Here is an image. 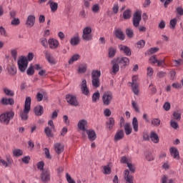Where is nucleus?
<instances>
[{
	"label": "nucleus",
	"mask_w": 183,
	"mask_h": 183,
	"mask_svg": "<svg viewBox=\"0 0 183 183\" xmlns=\"http://www.w3.org/2000/svg\"><path fill=\"white\" fill-rule=\"evenodd\" d=\"M24 154V152L21 149H15L13 151L14 157H21Z\"/></svg>",
	"instance_id": "nucleus-39"
},
{
	"label": "nucleus",
	"mask_w": 183,
	"mask_h": 183,
	"mask_svg": "<svg viewBox=\"0 0 183 183\" xmlns=\"http://www.w3.org/2000/svg\"><path fill=\"white\" fill-rule=\"evenodd\" d=\"M132 88L135 95H139V84H132Z\"/></svg>",
	"instance_id": "nucleus-37"
},
{
	"label": "nucleus",
	"mask_w": 183,
	"mask_h": 183,
	"mask_svg": "<svg viewBox=\"0 0 183 183\" xmlns=\"http://www.w3.org/2000/svg\"><path fill=\"white\" fill-rule=\"evenodd\" d=\"M170 125L174 129H177L178 128V123H177L175 120L172 119L170 122Z\"/></svg>",
	"instance_id": "nucleus-59"
},
{
	"label": "nucleus",
	"mask_w": 183,
	"mask_h": 183,
	"mask_svg": "<svg viewBox=\"0 0 183 183\" xmlns=\"http://www.w3.org/2000/svg\"><path fill=\"white\" fill-rule=\"evenodd\" d=\"M14 117H15V112L12 111L2 113L0 115V124H3V125H9L11 119H14Z\"/></svg>",
	"instance_id": "nucleus-2"
},
{
	"label": "nucleus",
	"mask_w": 183,
	"mask_h": 183,
	"mask_svg": "<svg viewBox=\"0 0 183 183\" xmlns=\"http://www.w3.org/2000/svg\"><path fill=\"white\" fill-rule=\"evenodd\" d=\"M82 39L84 41H92V28L86 26L83 29Z\"/></svg>",
	"instance_id": "nucleus-6"
},
{
	"label": "nucleus",
	"mask_w": 183,
	"mask_h": 183,
	"mask_svg": "<svg viewBox=\"0 0 183 183\" xmlns=\"http://www.w3.org/2000/svg\"><path fill=\"white\" fill-rule=\"evenodd\" d=\"M160 124L161 120H159V119H153L152 120V125H154V127H159Z\"/></svg>",
	"instance_id": "nucleus-50"
},
{
	"label": "nucleus",
	"mask_w": 183,
	"mask_h": 183,
	"mask_svg": "<svg viewBox=\"0 0 183 183\" xmlns=\"http://www.w3.org/2000/svg\"><path fill=\"white\" fill-rule=\"evenodd\" d=\"M127 167L131 172H135V164H132L131 162L128 163Z\"/></svg>",
	"instance_id": "nucleus-58"
},
{
	"label": "nucleus",
	"mask_w": 183,
	"mask_h": 183,
	"mask_svg": "<svg viewBox=\"0 0 183 183\" xmlns=\"http://www.w3.org/2000/svg\"><path fill=\"white\" fill-rule=\"evenodd\" d=\"M64 144L59 142L54 143V149L56 153L58 154V155L62 154L64 152Z\"/></svg>",
	"instance_id": "nucleus-14"
},
{
	"label": "nucleus",
	"mask_w": 183,
	"mask_h": 183,
	"mask_svg": "<svg viewBox=\"0 0 183 183\" xmlns=\"http://www.w3.org/2000/svg\"><path fill=\"white\" fill-rule=\"evenodd\" d=\"M177 19H172L170 21V28H172V29H175V26H177Z\"/></svg>",
	"instance_id": "nucleus-53"
},
{
	"label": "nucleus",
	"mask_w": 183,
	"mask_h": 183,
	"mask_svg": "<svg viewBox=\"0 0 183 183\" xmlns=\"http://www.w3.org/2000/svg\"><path fill=\"white\" fill-rule=\"evenodd\" d=\"M124 178L126 181V183H134V176L129 174V171H124Z\"/></svg>",
	"instance_id": "nucleus-16"
},
{
	"label": "nucleus",
	"mask_w": 183,
	"mask_h": 183,
	"mask_svg": "<svg viewBox=\"0 0 183 183\" xmlns=\"http://www.w3.org/2000/svg\"><path fill=\"white\" fill-rule=\"evenodd\" d=\"M26 74L27 75L32 76V75H34V74H35V70L34 69V66H30L27 71H26Z\"/></svg>",
	"instance_id": "nucleus-45"
},
{
	"label": "nucleus",
	"mask_w": 183,
	"mask_h": 183,
	"mask_svg": "<svg viewBox=\"0 0 183 183\" xmlns=\"http://www.w3.org/2000/svg\"><path fill=\"white\" fill-rule=\"evenodd\" d=\"M70 44L73 46L79 45V36H76L72 37L71 39V40H70Z\"/></svg>",
	"instance_id": "nucleus-30"
},
{
	"label": "nucleus",
	"mask_w": 183,
	"mask_h": 183,
	"mask_svg": "<svg viewBox=\"0 0 183 183\" xmlns=\"http://www.w3.org/2000/svg\"><path fill=\"white\" fill-rule=\"evenodd\" d=\"M87 122L85 119H81L78 122L77 127L80 131H86L85 127H86Z\"/></svg>",
	"instance_id": "nucleus-23"
},
{
	"label": "nucleus",
	"mask_w": 183,
	"mask_h": 183,
	"mask_svg": "<svg viewBox=\"0 0 183 183\" xmlns=\"http://www.w3.org/2000/svg\"><path fill=\"white\" fill-rule=\"evenodd\" d=\"M109 52V58H114L115 56V54H117V49L114 47H110L108 49Z\"/></svg>",
	"instance_id": "nucleus-35"
},
{
	"label": "nucleus",
	"mask_w": 183,
	"mask_h": 183,
	"mask_svg": "<svg viewBox=\"0 0 183 183\" xmlns=\"http://www.w3.org/2000/svg\"><path fill=\"white\" fill-rule=\"evenodd\" d=\"M169 152L171 157H173L174 159H179V152L178 151V149L172 147L169 149Z\"/></svg>",
	"instance_id": "nucleus-15"
},
{
	"label": "nucleus",
	"mask_w": 183,
	"mask_h": 183,
	"mask_svg": "<svg viewBox=\"0 0 183 183\" xmlns=\"http://www.w3.org/2000/svg\"><path fill=\"white\" fill-rule=\"evenodd\" d=\"M112 99H114V94H112V92L107 91L103 94L102 102L106 107H108V105L112 102Z\"/></svg>",
	"instance_id": "nucleus-4"
},
{
	"label": "nucleus",
	"mask_w": 183,
	"mask_h": 183,
	"mask_svg": "<svg viewBox=\"0 0 183 183\" xmlns=\"http://www.w3.org/2000/svg\"><path fill=\"white\" fill-rule=\"evenodd\" d=\"M101 97V94H99V92H96L92 95V102H97L99 101V98Z\"/></svg>",
	"instance_id": "nucleus-38"
},
{
	"label": "nucleus",
	"mask_w": 183,
	"mask_h": 183,
	"mask_svg": "<svg viewBox=\"0 0 183 183\" xmlns=\"http://www.w3.org/2000/svg\"><path fill=\"white\" fill-rule=\"evenodd\" d=\"M115 35L117 38H118L119 39H121L122 41H124V39H125V34H124V31H122V30L119 29L116 30Z\"/></svg>",
	"instance_id": "nucleus-27"
},
{
	"label": "nucleus",
	"mask_w": 183,
	"mask_h": 183,
	"mask_svg": "<svg viewBox=\"0 0 183 183\" xmlns=\"http://www.w3.org/2000/svg\"><path fill=\"white\" fill-rule=\"evenodd\" d=\"M132 127L134 132H138V119H137V117L133 118Z\"/></svg>",
	"instance_id": "nucleus-36"
},
{
	"label": "nucleus",
	"mask_w": 183,
	"mask_h": 183,
	"mask_svg": "<svg viewBox=\"0 0 183 183\" xmlns=\"http://www.w3.org/2000/svg\"><path fill=\"white\" fill-rule=\"evenodd\" d=\"M150 139L154 144H158L159 142V137L154 132H152L150 134Z\"/></svg>",
	"instance_id": "nucleus-25"
},
{
	"label": "nucleus",
	"mask_w": 183,
	"mask_h": 183,
	"mask_svg": "<svg viewBox=\"0 0 183 183\" xmlns=\"http://www.w3.org/2000/svg\"><path fill=\"white\" fill-rule=\"evenodd\" d=\"M31 111V97H26L25 100L24 109L20 112V118L21 121L28 120V114Z\"/></svg>",
	"instance_id": "nucleus-1"
},
{
	"label": "nucleus",
	"mask_w": 183,
	"mask_h": 183,
	"mask_svg": "<svg viewBox=\"0 0 183 183\" xmlns=\"http://www.w3.org/2000/svg\"><path fill=\"white\" fill-rule=\"evenodd\" d=\"M48 4L49 5L51 12H56V11H58V3L54 2L52 0H49Z\"/></svg>",
	"instance_id": "nucleus-21"
},
{
	"label": "nucleus",
	"mask_w": 183,
	"mask_h": 183,
	"mask_svg": "<svg viewBox=\"0 0 183 183\" xmlns=\"http://www.w3.org/2000/svg\"><path fill=\"white\" fill-rule=\"evenodd\" d=\"M3 91L5 94V95H7V97H14V95H15V92H14L13 90H11L6 87H4L3 89Z\"/></svg>",
	"instance_id": "nucleus-31"
},
{
	"label": "nucleus",
	"mask_w": 183,
	"mask_h": 183,
	"mask_svg": "<svg viewBox=\"0 0 183 183\" xmlns=\"http://www.w3.org/2000/svg\"><path fill=\"white\" fill-rule=\"evenodd\" d=\"M66 101L69 105H71V107H78V105H79L76 97L72 94L66 95Z\"/></svg>",
	"instance_id": "nucleus-7"
},
{
	"label": "nucleus",
	"mask_w": 183,
	"mask_h": 183,
	"mask_svg": "<svg viewBox=\"0 0 183 183\" xmlns=\"http://www.w3.org/2000/svg\"><path fill=\"white\" fill-rule=\"evenodd\" d=\"M41 179L43 182H49L51 181V172L44 169L41 174Z\"/></svg>",
	"instance_id": "nucleus-9"
},
{
	"label": "nucleus",
	"mask_w": 183,
	"mask_h": 183,
	"mask_svg": "<svg viewBox=\"0 0 183 183\" xmlns=\"http://www.w3.org/2000/svg\"><path fill=\"white\" fill-rule=\"evenodd\" d=\"M147 71L148 76H152V75L154 74V69H152V67H147Z\"/></svg>",
	"instance_id": "nucleus-64"
},
{
	"label": "nucleus",
	"mask_w": 183,
	"mask_h": 183,
	"mask_svg": "<svg viewBox=\"0 0 183 183\" xmlns=\"http://www.w3.org/2000/svg\"><path fill=\"white\" fill-rule=\"evenodd\" d=\"M124 130L126 135H131L132 132V128H131V125L129 124V123H127L124 125Z\"/></svg>",
	"instance_id": "nucleus-33"
},
{
	"label": "nucleus",
	"mask_w": 183,
	"mask_h": 183,
	"mask_svg": "<svg viewBox=\"0 0 183 183\" xmlns=\"http://www.w3.org/2000/svg\"><path fill=\"white\" fill-rule=\"evenodd\" d=\"M124 130H118L116 132L114 138L115 142H118V141H121V139L124 138Z\"/></svg>",
	"instance_id": "nucleus-19"
},
{
	"label": "nucleus",
	"mask_w": 183,
	"mask_h": 183,
	"mask_svg": "<svg viewBox=\"0 0 183 183\" xmlns=\"http://www.w3.org/2000/svg\"><path fill=\"white\" fill-rule=\"evenodd\" d=\"M35 16L29 15L26 21V26H27V28H32V26L35 25Z\"/></svg>",
	"instance_id": "nucleus-12"
},
{
	"label": "nucleus",
	"mask_w": 183,
	"mask_h": 183,
	"mask_svg": "<svg viewBox=\"0 0 183 183\" xmlns=\"http://www.w3.org/2000/svg\"><path fill=\"white\" fill-rule=\"evenodd\" d=\"M11 25H14V26H18L21 24V20L19 18H14L11 21Z\"/></svg>",
	"instance_id": "nucleus-43"
},
{
	"label": "nucleus",
	"mask_w": 183,
	"mask_h": 183,
	"mask_svg": "<svg viewBox=\"0 0 183 183\" xmlns=\"http://www.w3.org/2000/svg\"><path fill=\"white\" fill-rule=\"evenodd\" d=\"M119 49L122 51L123 53L127 55V56H131V49H129V47L120 44L119 46Z\"/></svg>",
	"instance_id": "nucleus-17"
},
{
	"label": "nucleus",
	"mask_w": 183,
	"mask_h": 183,
	"mask_svg": "<svg viewBox=\"0 0 183 183\" xmlns=\"http://www.w3.org/2000/svg\"><path fill=\"white\" fill-rule=\"evenodd\" d=\"M132 16V11L131 9H128L123 13V18L124 19H130Z\"/></svg>",
	"instance_id": "nucleus-32"
},
{
	"label": "nucleus",
	"mask_w": 183,
	"mask_h": 183,
	"mask_svg": "<svg viewBox=\"0 0 183 183\" xmlns=\"http://www.w3.org/2000/svg\"><path fill=\"white\" fill-rule=\"evenodd\" d=\"M1 104H2V105H14V104H15V101L14 99L2 98L1 99Z\"/></svg>",
	"instance_id": "nucleus-22"
},
{
	"label": "nucleus",
	"mask_w": 183,
	"mask_h": 183,
	"mask_svg": "<svg viewBox=\"0 0 183 183\" xmlns=\"http://www.w3.org/2000/svg\"><path fill=\"white\" fill-rule=\"evenodd\" d=\"M8 71L10 75H15V74H16V67L14 66H10L8 67Z\"/></svg>",
	"instance_id": "nucleus-41"
},
{
	"label": "nucleus",
	"mask_w": 183,
	"mask_h": 183,
	"mask_svg": "<svg viewBox=\"0 0 183 183\" xmlns=\"http://www.w3.org/2000/svg\"><path fill=\"white\" fill-rule=\"evenodd\" d=\"M113 66H112V72L115 75L117 72L119 71V64L118 62H117V60L114 59L112 61Z\"/></svg>",
	"instance_id": "nucleus-26"
},
{
	"label": "nucleus",
	"mask_w": 183,
	"mask_h": 183,
	"mask_svg": "<svg viewBox=\"0 0 183 183\" xmlns=\"http://www.w3.org/2000/svg\"><path fill=\"white\" fill-rule=\"evenodd\" d=\"M55 129H52V127H47L44 129V132L46 135V137H49V138H52L54 137V134H52V132Z\"/></svg>",
	"instance_id": "nucleus-29"
},
{
	"label": "nucleus",
	"mask_w": 183,
	"mask_h": 183,
	"mask_svg": "<svg viewBox=\"0 0 183 183\" xmlns=\"http://www.w3.org/2000/svg\"><path fill=\"white\" fill-rule=\"evenodd\" d=\"M157 76L158 78H165V76H167V72L164 71H159L157 74Z\"/></svg>",
	"instance_id": "nucleus-63"
},
{
	"label": "nucleus",
	"mask_w": 183,
	"mask_h": 183,
	"mask_svg": "<svg viewBox=\"0 0 183 183\" xmlns=\"http://www.w3.org/2000/svg\"><path fill=\"white\" fill-rule=\"evenodd\" d=\"M66 178L67 182H69V183H76L75 180H74L73 178L71 177V175H69V174H68V173L66 174Z\"/></svg>",
	"instance_id": "nucleus-57"
},
{
	"label": "nucleus",
	"mask_w": 183,
	"mask_h": 183,
	"mask_svg": "<svg viewBox=\"0 0 183 183\" xmlns=\"http://www.w3.org/2000/svg\"><path fill=\"white\" fill-rule=\"evenodd\" d=\"M173 117L174 119H177V121L181 120V113H179V112H174L173 113Z\"/></svg>",
	"instance_id": "nucleus-54"
},
{
	"label": "nucleus",
	"mask_w": 183,
	"mask_h": 183,
	"mask_svg": "<svg viewBox=\"0 0 183 183\" xmlns=\"http://www.w3.org/2000/svg\"><path fill=\"white\" fill-rule=\"evenodd\" d=\"M99 9H100V7H99V4H94L92 8V11L94 14H98V12H99Z\"/></svg>",
	"instance_id": "nucleus-46"
},
{
	"label": "nucleus",
	"mask_w": 183,
	"mask_h": 183,
	"mask_svg": "<svg viewBox=\"0 0 183 183\" xmlns=\"http://www.w3.org/2000/svg\"><path fill=\"white\" fill-rule=\"evenodd\" d=\"M0 34L2 36H8V34H6V30L4 26H0Z\"/></svg>",
	"instance_id": "nucleus-56"
},
{
	"label": "nucleus",
	"mask_w": 183,
	"mask_h": 183,
	"mask_svg": "<svg viewBox=\"0 0 183 183\" xmlns=\"http://www.w3.org/2000/svg\"><path fill=\"white\" fill-rule=\"evenodd\" d=\"M141 19H142V15L141 11H136L133 15V26L135 28H138L139 26V24L141 23Z\"/></svg>",
	"instance_id": "nucleus-8"
},
{
	"label": "nucleus",
	"mask_w": 183,
	"mask_h": 183,
	"mask_svg": "<svg viewBox=\"0 0 183 183\" xmlns=\"http://www.w3.org/2000/svg\"><path fill=\"white\" fill-rule=\"evenodd\" d=\"M113 13L118 14V11H119V6L118 4H114L112 8Z\"/></svg>",
	"instance_id": "nucleus-62"
},
{
	"label": "nucleus",
	"mask_w": 183,
	"mask_h": 183,
	"mask_svg": "<svg viewBox=\"0 0 183 183\" xmlns=\"http://www.w3.org/2000/svg\"><path fill=\"white\" fill-rule=\"evenodd\" d=\"M89 141H95L97 139V134L92 129L86 130Z\"/></svg>",
	"instance_id": "nucleus-18"
},
{
	"label": "nucleus",
	"mask_w": 183,
	"mask_h": 183,
	"mask_svg": "<svg viewBox=\"0 0 183 183\" xmlns=\"http://www.w3.org/2000/svg\"><path fill=\"white\" fill-rule=\"evenodd\" d=\"M44 54L45 55L46 59H47L49 64H55V59H54V56H52V54L49 53V51H44Z\"/></svg>",
	"instance_id": "nucleus-20"
},
{
	"label": "nucleus",
	"mask_w": 183,
	"mask_h": 183,
	"mask_svg": "<svg viewBox=\"0 0 183 183\" xmlns=\"http://www.w3.org/2000/svg\"><path fill=\"white\" fill-rule=\"evenodd\" d=\"M11 54L14 61H16V59L18 58V50L16 49H11Z\"/></svg>",
	"instance_id": "nucleus-44"
},
{
	"label": "nucleus",
	"mask_w": 183,
	"mask_h": 183,
	"mask_svg": "<svg viewBox=\"0 0 183 183\" xmlns=\"http://www.w3.org/2000/svg\"><path fill=\"white\" fill-rule=\"evenodd\" d=\"M115 60L120 66H127V65H129V59L127 57H119L115 59Z\"/></svg>",
	"instance_id": "nucleus-10"
},
{
	"label": "nucleus",
	"mask_w": 183,
	"mask_h": 183,
	"mask_svg": "<svg viewBox=\"0 0 183 183\" xmlns=\"http://www.w3.org/2000/svg\"><path fill=\"white\" fill-rule=\"evenodd\" d=\"M7 161V162H6ZM6 161L4 160V159H0V162L1 164V165H3V167H5L6 168V167H8V165H9V164H11V159L9 157L6 158Z\"/></svg>",
	"instance_id": "nucleus-42"
},
{
	"label": "nucleus",
	"mask_w": 183,
	"mask_h": 183,
	"mask_svg": "<svg viewBox=\"0 0 183 183\" xmlns=\"http://www.w3.org/2000/svg\"><path fill=\"white\" fill-rule=\"evenodd\" d=\"M41 44L44 48H48V40L45 38L41 39Z\"/></svg>",
	"instance_id": "nucleus-55"
},
{
	"label": "nucleus",
	"mask_w": 183,
	"mask_h": 183,
	"mask_svg": "<svg viewBox=\"0 0 183 183\" xmlns=\"http://www.w3.org/2000/svg\"><path fill=\"white\" fill-rule=\"evenodd\" d=\"M126 34L129 38H134V30L132 29H127Z\"/></svg>",
	"instance_id": "nucleus-48"
},
{
	"label": "nucleus",
	"mask_w": 183,
	"mask_h": 183,
	"mask_svg": "<svg viewBox=\"0 0 183 183\" xmlns=\"http://www.w3.org/2000/svg\"><path fill=\"white\" fill-rule=\"evenodd\" d=\"M80 89L84 95L86 96L89 94V89H88V86H86V80H82L80 84Z\"/></svg>",
	"instance_id": "nucleus-11"
},
{
	"label": "nucleus",
	"mask_w": 183,
	"mask_h": 183,
	"mask_svg": "<svg viewBox=\"0 0 183 183\" xmlns=\"http://www.w3.org/2000/svg\"><path fill=\"white\" fill-rule=\"evenodd\" d=\"M104 174L106 175L111 174V167H109V166L107 165L104 167Z\"/></svg>",
	"instance_id": "nucleus-60"
},
{
	"label": "nucleus",
	"mask_w": 183,
	"mask_h": 183,
	"mask_svg": "<svg viewBox=\"0 0 183 183\" xmlns=\"http://www.w3.org/2000/svg\"><path fill=\"white\" fill-rule=\"evenodd\" d=\"M19 69L21 72H25L28 68V58L21 56L18 61Z\"/></svg>",
	"instance_id": "nucleus-5"
},
{
	"label": "nucleus",
	"mask_w": 183,
	"mask_h": 183,
	"mask_svg": "<svg viewBox=\"0 0 183 183\" xmlns=\"http://www.w3.org/2000/svg\"><path fill=\"white\" fill-rule=\"evenodd\" d=\"M132 107L136 111V112H139V107L138 106V103L135 101H132Z\"/></svg>",
	"instance_id": "nucleus-49"
},
{
	"label": "nucleus",
	"mask_w": 183,
	"mask_h": 183,
	"mask_svg": "<svg viewBox=\"0 0 183 183\" xmlns=\"http://www.w3.org/2000/svg\"><path fill=\"white\" fill-rule=\"evenodd\" d=\"M99 78H101V71L93 70L92 72V83L94 88H99L101 86Z\"/></svg>",
	"instance_id": "nucleus-3"
},
{
	"label": "nucleus",
	"mask_w": 183,
	"mask_h": 183,
	"mask_svg": "<svg viewBox=\"0 0 183 183\" xmlns=\"http://www.w3.org/2000/svg\"><path fill=\"white\" fill-rule=\"evenodd\" d=\"M86 64H81L79 66L78 72L79 74H85L86 72Z\"/></svg>",
	"instance_id": "nucleus-40"
},
{
	"label": "nucleus",
	"mask_w": 183,
	"mask_h": 183,
	"mask_svg": "<svg viewBox=\"0 0 183 183\" xmlns=\"http://www.w3.org/2000/svg\"><path fill=\"white\" fill-rule=\"evenodd\" d=\"M121 162L122 164H127V165H128V164L131 162V160L128 159L127 156H124V157H122L121 158Z\"/></svg>",
	"instance_id": "nucleus-47"
},
{
	"label": "nucleus",
	"mask_w": 183,
	"mask_h": 183,
	"mask_svg": "<svg viewBox=\"0 0 183 183\" xmlns=\"http://www.w3.org/2000/svg\"><path fill=\"white\" fill-rule=\"evenodd\" d=\"M145 157L147 161H154V156H152V154H151L150 152L146 153Z\"/></svg>",
	"instance_id": "nucleus-51"
},
{
	"label": "nucleus",
	"mask_w": 183,
	"mask_h": 183,
	"mask_svg": "<svg viewBox=\"0 0 183 183\" xmlns=\"http://www.w3.org/2000/svg\"><path fill=\"white\" fill-rule=\"evenodd\" d=\"M137 48H144L145 46V41L140 40L137 43Z\"/></svg>",
	"instance_id": "nucleus-61"
},
{
	"label": "nucleus",
	"mask_w": 183,
	"mask_h": 183,
	"mask_svg": "<svg viewBox=\"0 0 183 183\" xmlns=\"http://www.w3.org/2000/svg\"><path fill=\"white\" fill-rule=\"evenodd\" d=\"M48 44L50 49H56L59 46V41L55 39H49L48 40Z\"/></svg>",
	"instance_id": "nucleus-13"
},
{
	"label": "nucleus",
	"mask_w": 183,
	"mask_h": 183,
	"mask_svg": "<svg viewBox=\"0 0 183 183\" xmlns=\"http://www.w3.org/2000/svg\"><path fill=\"white\" fill-rule=\"evenodd\" d=\"M81 58V56L79 54H74L71 56V58L69 60V65H71V64L76 62V61H78Z\"/></svg>",
	"instance_id": "nucleus-34"
},
{
	"label": "nucleus",
	"mask_w": 183,
	"mask_h": 183,
	"mask_svg": "<svg viewBox=\"0 0 183 183\" xmlns=\"http://www.w3.org/2000/svg\"><path fill=\"white\" fill-rule=\"evenodd\" d=\"M34 112L38 117H41L44 114V107L42 106H37L34 108Z\"/></svg>",
	"instance_id": "nucleus-28"
},
{
	"label": "nucleus",
	"mask_w": 183,
	"mask_h": 183,
	"mask_svg": "<svg viewBox=\"0 0 183 183\" xmlns=\"http://www.w3.org/2000/svg\"><path fill=\"white\" fill-rule=\"evenodd\" d=\"M106 124L107 129L111 131L114 128V125H115V119H114L112 117H110L107 122Z\"/></svg>",
	"instance_id": "nucleus-24"
},
{
	"label": "nucleus",
	"mask_w": 183,
	"mask_h": 183,
	"mask_svg": "<svg viewBox=\"0 0 183 183\" xmlns=\"http://www.w3.org/2000/svg\"><path fill=\"white\" fill-rule=\"evenodd\" d=\"M158 51H159V48L152 47L149 50L148 54L149 55H152V54H155V52H158Z\"/></svg>",
	"instance_id": "nucleus-52"
}]
</instances>
